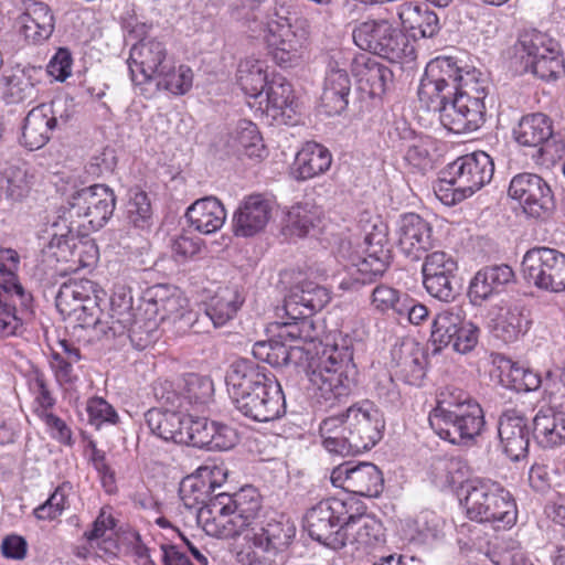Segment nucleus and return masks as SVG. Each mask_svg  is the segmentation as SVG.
<instances>
[{
    "label": "nucleus",
    "mask_w": 565,
    "mask_h": 565,
    "mask_svg": "<svg viewBox=\"0 0 565 565\" xmlns=\"http://www.w3.org/2000/svg\"><path fill=\"white\" fill-rule=\"evenodd\" d=\"M225 380L235 408L245 417L267 423L285 414L286 401L281 386L265 366L239 360L231 365Z\"/></svg>",
    "instance_id": "f257e3e1"
},
{
    "label": "nucleus",
    "mask_w": 565,
    "mask_h": 565,
    "mask_svg": "<svg viewBox=\"0 0 565 565\" xmlns=\"http://www.w3.org/2000/svg\"><path fill=\"white\" fill-rule=\"evenodd\" d=\"M385 422L369 401L355 403L344 413L323 419L319 430L331 454L358 455L374 447L383 436Z\"/></svg>",
    "instance_id": "f03ea898"
},
{
    "label": "nucleus",
    "mask_w": 565,
    "mask_h": 565,
    "mask_svg": "<svg viewBox=\"0 0 565 565\" xmlns=\"http://www.w3.org/2000/svg\"><path fill=\"white\" fill-rule=\"evenodd\" d=\"M262 509L260 494L252 487L235 493L220 492L199 509L198 520L206 534L218 539H233L255 526Z\"/></svg>",
    "instance_id": "7ed1b4c3"
},
{
    "label": "nucleus",
    "mask_w": 565,
    "mask_h": 565,
    "mask_svg": "<svg viewBox=\"0 0 565 565\" xmlns=\"http://www.w3.org/2000/svg\"><path fill=\"white\" fill-rule=\"evenodd\" d=\"M358 370L349 348L326 347L308 365V377L318 403L333 404L356 386Z\"/></svg>",
    "instance_id": "20e7f679"
},
{
    "label": "nucleus",
    "mask_w": 565,
    "mask_h": 565,
    "mask_svg": "<svg viewBox=\"0 0 565 565\" xmlns=\"http://www.w3.org/2000/svg\"><path fill=\"white\" fill-rule=\"evenodd\" d=\"M461 503L467 516L477 522L491 523L495 530L511 527L518 511L511 493L491 479L473 478L461 487Z\"/></svg>",
    "instance_id": "39448f33"
},
{
    "label": "nucleus",
    "mask_w": 565,
    "mask_h": 565,
    "mask_svg": "<svg viewBox=\"0 0 565 565\" xmlns=\"http://www.w3.org/2000/svg\"><path fill=\"white\" fill-rule=\"evenodd\" d=\"M363 253L351 250L348 255L342 254L348 263L340 289L358 291L362 286L375 282L386 271L392 258L386 226L374 225L373 231L365 235Z\"/></svg>",
    "instance_id": "423d86ee"
},
{
    "label": "nucleus",
    "mask_w": 565,
    "mask_h": 565,
    "mask_svg": "<svg viewBox=\"0 0 565 565\" xmlns=\"http://www.w3.org/2000/svg\"><path fill=\"white\" fill-rule=\"evenodd\" d=\"M103 290L89 279H73L64 282L55 297L58 312L73 323V330H88L89 340H96V326Z\"/></svg>",
    "instance_id": "0eeeda50"
},
{
    "label": "nucleus",
    "mask_w": 565,
    "mask_h": 565,
    "mask_svg": "<svg viewBox=\"0 0 565 565\" xmlns=\"http://www.w3.org/2000/svg\"><path fill=\"white\" fill-rule=\"evenodd\" d=\"M354 43L362 50L398 62L414 54L407 36L386 20L360 23L352 33Z\"/></svg>",
    "instance_id": "6e6552de"
},
{
    "label": "nucleus",
    "mask_w": 565,
    "mask_h": 565,
    "mask_svg": "<svg viewBox=\"0 0 565 565\" xmlns=\"http://www.w3.org/2000/svg\"><path fill=\"white\" fill-rule=\"evenodd\" d=\"M353 505V499L338 498L326 499L313 505L305 516V526L310 537L333 550L342 548V524Z\"/></svg>",
    "instance_id": "1a4fd4ad"
},
{
    "label": "nucleus",
    "mask_w": 565,
    "mask_h": 565,
    "mask_svg": "<svg viewBox=\"0 0 565 565\" xmlns=\"http://www.w3.org/2000/svg\"><path fill=\"white\" fill-rule=\"evenodd\" d=\"M116 204L114 191L104 184H94L72 193L67 200L66 217L86 224L90 230L102 228L111 217Z\"/></svg>",
    "instance_id": "9d476101"
},
{
    "label": "nucleus",
    "mask_w": 565,
    "mask_h": 565,
    "mask_svg": "<svg viewBox=\"0 0 565 565\" xmlns=\"http://www.w3.org/2000/svg\"><path fill=\"white\" fill-rule=\"evenodd\" d=\"M524 279L540 290L565 291V254L550 247H533L522 259Z\"/></svg>",
    "instance_id": "9b49d317"
},
{
    "label": "nucleus",
    "mask_w": 565,
    "mask_h": 565,
    "mask_svg": "<svg viewBox=\"0 0 565 565\" xmlns=\"http://www.w3.org/2000/svg\"><path fill=\"white\" fill-rule=\"evenodd\" d=\"M265 41L274 61L287 67L298 57L300 42L291 29L289 9L284 3L275 2L263 19Z\"/></svg>",
    "instance_id": "f8f14e48"
},
{
    "label": "nucleus",
    "mask_w": 565,
    "mask_h": 565,
    "mask_svg": "<svg viewBox=\"0 0 565 565\" xmlns=\"http://www.w3.org/2000/svg\"><path fill=\"white\" fill-rule=\"evenodd\" d=\"M466 411H446L429 414V424L444 440L454 445H468L480 436L484 425V414L480 404Z\"/></svg>",
    "instance_id": "ddd939ff"
},
{
    "label": "nucleus",
    "mask_w": 565,
    "mask_h": 565,
    "mask_svg": "<svg viewBox=\"0 0 565 565\" xmlns=\"http://www.w3.org/2000/svg\"><path fill=\"white\" fill-rule=\"evenodd\" d=\"M509 195L518 200L523 212L535 220L546 221L555 211V200L551 186L540 175L520 173L512 178Z\"/></svg>",
    "instance_id": "4468645a"
},
{
    "label": "nucleus",
    "mask_w": 565,
    "mask_h": 565,
    "mask_svg": "<svg viewBox=\"0 0 565 565\" xmlns=\"http://www.w3.org/2000/svg\"><path fill=\"white\" fill-rule=\"evenodd\" d=\"M493 172L492 158L484 151H476L457 158L446 167L443 174L470 198L491 181Z\"/></svg>",
    "instance_id": "2eb2a0df"
},
{
    "label": "nucleus",
    "mask_w": 565,
    "mask_h": 565,
    "mask_svg": "<svg viewBox=\"0 0 565 565\" xmlns=\"http://www.w3.org/2000/svg\"><path fill=\"white\" fill-rule=\"evenodd\" d=\"M173 58L166 44L154 38H143L129 52L128 65L135 85L149 83L168 70Z\"/></svg>",
    "instance_id": "dca6fc26"
},
{
    "label": "nucleus",
    "mask_w": 565,
    "mask_h": 565,
    "mask_svg": "<svg viewBox=\"0 0 565 565\" xmlns=\"http://www.w3.org/2000/svg\"><path fill=\"white\" fill-rule=\"evenodd\" d=\"M362 504L355 501L347 521L342 524L343 547L351 545L356 551L369 552L385 543V529L380 520L363 511Z\"/></svg>",
    "instance_id": "f3484780"
},
{
    "label": "nucleus",
    "mask_w": 565,
    "mask_h": 565,
    "mask_svg": "<svg viewBox=\"0 0 565 565\" xmlns=\"http://www.w3.org/2000/svg\"><path fill=\"white\" fill-rule=\"evenodd\" d=\"M457 269V262L445 252L437 250L425 255L422 273L427 292L441 301L454 300L456 290L452 280Z\"/></svg>",
    "instance_id": "a211bd4d"
},
{
    "label": "nucleus",
    "mask_w": 565,
    "mask_h": 565,
    "mask_svg": "<svg viewBox=\"0 0 565 565\" xmlns=\"http://www.w3.org/2000/svg\"><path fill=\"white\" fill-rule=\"evenodd\" d=\"M109 305L108 319L102 320L98 316L95 327L96 340L125 337L129 326L141 315L135 310L131 289L125 286H119L114 290Z\"/></svg>",
    "instance_id": "6ab92c4d"
},
{
    "label": "nucleus",
    "mask_w": 565,
    "mask_h": 565,
    "mask_svg": "<svg viewBox=\"0 0 565 565\" xmlns=\"http://www.w3.org/2000/svg\"><path fill=\"white\" fill-rule=\"evenodd\" d=\"M498 433L502 449L511 460L519 461L526 457L533 430L521 411H504L499 418Z\"/></svg>",
    "instance_id": "aec40b11"
},
{
    "label": "nucleus",
    "mask_w": 565,
    "mask_h": 565,
    "mask_svg": "<svg viewBox=\"0 0 565 565\" xmlns=\"http://www.w3.org/2000/svg\"><path fill=\"white\" fill-rule=\"evenodd\" d=\"M186 300L175 289L167 285H156L149 288L142 300L146 316H153L159 322H171L178 329L181 317L189 311Z\"/></svg>",
    "instance_id": "412c9836"
},
{
    "label": "nucleus",
    "mask_w": 565,
    "mask_h": 565,
    "mask_svg": "<svg viewBox=\"0 0 565 565\" xmlns=\"http://www.w3.org/2000/svg\"><path fill=\"white\" fill-rule=\"evenodd\" d=\"M43 70L32 65L15 66L2 76V99L8 105L32 104L39 99Z\"/></svg>",
    "instance_id": "4be33fe9"
},
{
    "label": "nucleus",
    "mask_w": 565,
    "mask_h": 565,
    "mask_svg": "<svg viewBox=\"0 0 565 565\" xmlns=\"http://www.w3.org/2000/svg\"><path fill=\"white\" fill-rule=\"evenodd\" d=\"M245 539L253 545L269 554L285 551L296 535V526L292 521L284 515L268 518L260 524L250 527Z\"/></svg>",
    "instance_id": "5701e85b"
},
{
    "label": "nucleus",
    "mask_w": 565,
    "mask_h": 565,
    "mask_svg": "<svg viewBox=\"0 0 565 565\" xmlns=\"http://www.w3.org/2000/svg\"><path fill=\"white\" fill-rule=\"evenodd\" d=\"M486 121V104L467 97L450 99L441 113V125L455 134H467L478 130Z\"/></svg>",
    "instance_id": "b1692460"
},
{
    "label": "nucleus",
    "mask_w": 565,
    "mask_h": 565,
    "mask_svg": "<svg viewBox=\"0 0 565 565\" xmlns=\"http://www.w3.org/2000/svg\"><path fill=\"white\" fill-rule=\"evenodd\" d=\"M397 235L401 252L413 262L422 259L433 247L431 226L418 214L402 215Z\"/></svg>",
    "instance_id": "393cba45"
},
{
    "label": "nucleus",
    "mask_w": 565,
    "mask_h": 565,
    "mask_svg": "<svg viewBox=\"0 0 565 565\" xmlns=\"http://www.w3.org/2000/svg\"><path fill=\"white\" fill-rule=\"evenodd\" d=\"M330 291L311 280L294 285L284 300V308L290 318L311 317L330 301Z\"/></svg>",
    "instance_id": "a878e982"
},
{
    "label": "nucleus",
    "mask_w": 565,
    "mask_h": 565,
    "mask_svg": "<svg viewBox=\"0 0 565 565\" xmlns=\"http://www.w3.org/2000/svg\"><path fill=\"white\" fill-rule=\"evenodd\" d=\"M351 71L361 90L371 97L384 95L393 82V72L376 57L360 54L354 57Z\"/></svg>",
    "instance_id": "bb28decb"
},
{
    "label": "nucleus",
    "mask_w": 565,
    "mask_h": 565,
    "mask_svg": "<svg viewBox=\"0 0 565 565\" xmlns=\"http://www.w3.org/2000/svg\"><path fill=\"white\" fill-rule=\"evenodd\" d=\"M56 129L53 105L42 103L33 107L25 116L22 125L20 143L33 151L44 147Z\"/></svg>",
    "instance_id": "cd10ccee"
},
{
    "label": "nucleus",
    "mask_w": 565,
    "mask_h": 565,
    "mask_svg": "<svg viewBox=\"0 0 565 565\" xmlns=\"http://www.w3.org/2000/svg\"><path fill=\"white\" fill-rule=\"evenodd\" d=\"M271 216L268 200L260 194L247 196L233 216V232L239 237H252L262 232Z\"/></svg>",
    "instance_id": "c85d7f7f"
},
{
    "label": "nucleus",
    "mask_w": 565,
    "mask_h": 565,
    "mask_svg": "<svg viewBox=\"0 0 565 565\" xmlns=\"http://www.w3.org/2000/svg\"><path fill=\"white\" fill-rule=\"evenodd\" d=\"M351 81L345 68L338 63H330L324 78L323 92L320 97V106L328 116L343 113L349 104Z\"/></svg>",
    "instance_id": "c756f323"
},
{
    "label": "nucleus",
    "mask_w": 565,
    "mask_h": 565,
    "mask_svg": "<svg viewBox=\"0 0 565 565\" xmlns=\"http://www.w3.org/2000/svg\"><path fill=\"white\" fill-rule=\"evenodd\" d=\"M553 120L543 113L522 116L513 130L516 142L525 147H541L540 151H548L550 139L553 138Z\"/></svg>",
    "instance_id": "7c9ffc66"
},
{
    "label": "nucleus",
    "mask_w": 565,
    "mask_h": 565,
    "mask_svg": "<svg viewBox=\"0 0 565 565\" xmlns=\"http://www.w3.org/2000/svg\"><path fill=\"white\" fill-rule=\"evenodd\" d=\"M514 280V271L505 264L480 269L469 286V297L473 303H480L493 294L501 292Z\"/></svg>",
    "instance_id": "2f4dec72"
},
{
    "label": "nucleus",
    "mask_w": 565,
    "mask_h": 565,
    "mask_svg": "<svg viewBox=\"0 0 565 565\" xmlns=\"http://www.w3.org/2000/svg\"><path fill=\"white\" fill-rule=\"evenodd\" d=\"M185 216L195 231L202 234H212L224 225L226 211L218 199L205 196L191 204Z\"/></svg>",
    "instance_id": "473e14b6"
},
{
    "label": "nucleus",
    "mask_w": 565,
    "mask_h": 565,
    "mask_svg": "<svg viewBox=\"0 0 565 565\" xmlns=\"http://www.w3.org/2000/svg\"><path fill=\"white\" fill-rule=\"evenodd\" d=\"M21 19L23 34L33 44H40L49 40L55 29L54 14L44 2H29Z\"/></svg>",
    "instance_id": "72a5a7b5"
},
{
    "label": "nucleus",
    "mask_w": 565,
    "mask_h": 565,
    "mask_svg": "<svg viewBox=\"0 0 565 565\" xmlns=\"http://www.w3.org/2000/svg\"><path fill=\"white\" fill-rule=\"evenodd\" d=\"M533 437L543 448L565 443V413L554 407L541 408L533 418Z\"/></svg>",
    "instance_id": "f704fd0d"
},
{
    "label": "nucleus",
    "mask_w": 565,
    "mask_h": 565,
    "mask_svg": "<svg viewBox=\"0 0 565 565\" xmlns=\"http://www.w3.org/2000/svg\"><path fill=\"white\" fill-rule=\"evenodd\" d=\"M466 312L461 306H451L440 310L431 321L429 345L433 353L437 354L449 347L454 341L456 331L460 330L466 319Z\"/></svg>",
    "instance_id": "c9c22d12"
},
{
    "label": "nucleus",
    "mask_w": 565,
    "mask_h": 565,
    "mask_svg": "<svg viewBox=\"0 0 565 565\" xmlns=\"http://www.w3.org/2000/svg\"><path fill=\"white\" fill-rule=\"evenodd\" d=\"M397 14L403 28L411 31L414 38H433L440 29L437 14L426 6L404 2Z\"/></svg>",
    "instance_id": "e433bc0d"
},
{
    "label": "nucleus",
    "mask_w": 565,
    "mask_h": 565,
    "mask_svg": "<svg viewBox=\"0 0 565 565\" xmlns=\"http://www.w3.org/2000/svg\"><path fill=\"white\" fill-rule=\"evenodd\" d=\"M43 252L56 260H67L68 256H77L85 266L97 259V246L94 243L77 241L70 234H53Z\"/></svg>",
    "instance_id": "4c0bfd02"
},
{
    "label": "nucleus",
    "mask_w": 565,
    "mask_h": 565,
    "mask_svg": "<svg viewBox=\"0 0 565 565\" xmlns=\"http://www.w3.org/2000/svg\"><path fill=\"white\" fill-rule=\"evenodd\" d=\"M185 414L179 411L151 408L145 414V422L150 431L166 441L181 444L184 440Z\"/></svg>",
    "instance_id": "58836bf2"
},
{
    "label": "nucleus",
    "mask_w": 565,
    "mask_h": 565,
    "mask_svg": "<svg viewBox=\"0 0 565 565\" xmlns=\"http://www.w3.org/2000/svg\"><path fill=\"white\" fill-rule=\"evenodd\" d=\"M245 297L237 287H225L220 289L213 297L204 302V309L214 322V329L225 326L232 320L242 305Z\"/></svg>",
    "instance_id": "ea45409f"
},
{
    "label": "nucleus",
    "mask_w": 565,
    "mask_h": 565,
    "mask_svg": "<svg viewBox=\"0 0 565 565\" xmlns=\"http://www.w3.org/2000/svg\"><path fill=\"white\" fill-rule=\"evenodd\" d=\"M332 156L328 148L317 142H307L297 153L295 166L297 179L308 180L329 170Z\"/></svg>",
    "instance_id": "a19ab883"
},
{
    "label": "nucleus",
    "mask_w": 565,
    "mask_h": 565,
    "mask_svg": "<svg viewBox=\"0 0 565 565\" xmlns=\"http://www.w3.org/2000/svg\"><path fill=\"white\" fill-rule=\"evenodd\" d=\"M552 50L561 51L559 44L546 34L539 31H530L520 34L516 43L513 46L514 56L520 58L523 67L525 64H532L533 60L544 58L545 55H551Z\"/></svg>",
    "instance_id": "79ce46f5"
},
{
    "label": "nucleus",
    "mask_w": 565,
    "mask_h": 565,
    "mask_svg": "<svg viewBox=\"0 0 565 565\" xmlns=\"http://www.w3.org/2000/svg\"><path fill=\"white\" fill-rule=\"evenodd\" d=\"M348 492L369 498L379 497L384 489V479L381 470L371 462H360L353 466L349 475Z\"/></svg>",
    "instance_id": "37998d69"
},
{
    "label": "nucleus",
    "mask_w": 565,
    "mask_h": 565,
    "mask_svg": "<svg viewBox=\"0 0 565 565\" xmlns=\"http://www.w3.org/2000/svg\"><path fill=\"white\" fill-rule=\"evenodd\" d=\"M237 82L246 95L260 96L269 82L266 62L255 57H246L241 61L237 68Z\"/></svg>",
    "instance_id": "c03bdc74"
},
{
    "label": "nucleus",
    "mask_w": 565,
    "mask_h": 565,
    "mask_svg": "<svg viewBox=\"0 0 565 565\" xmlns=\"http://www.w3.org/2000/svg\"><path fill=\"white\" fill-rule=\"evenodd\" d=\"M468 470V463L461 457L435 456L430 462L433 480L440 487L462 486Z\"/></svg>",
    "instance_id": "a18cd8bd"
},
{
    "label": "nucleus",
    "mask_w": 565,
    "mask_h": 565,
    "mask_svg": "<svg viewBox=\"0 0 565 565\" xmlns=\"http://www.w3.org/2000/svg\"><path fill=\"white\" fill-rule=\"evenodd\" d=\"M499 369L501 370V382L509 388L516 392H531L541 386V376L511 359L501 358Z\"/></svg>",
    "instance_id": "49530a36"
},
{
    "label": "nucleus",
    "mask_w": 565,
    "mask_h": 565,
    "mask_svg": "<svg viewBox=\"0 0 565 565\" xmlns=\"http://www.w3.org/2000/svg\"><path fill=\"white\" fill-rule=\"evenodd\" d=\"M529 326L530 319L526 309L522 306H513L497 319L493 330L497 338L504 342H512L524 334Z\"/></svg>",
    "instance_id": "de8ad7c7"
},
{
    "label": "nucleus",
    "mask_w": 565,
    "mask_h": 565,
    "mask_svg": "<svg viewBox=\"0 0 565 565\" xmlns=\"http://www.w3.org/2000/svg\"><path fill=\"white\" fill-rule=\"evenodd\" d=\"M319 215L308 204L292 206L284 221L282 233L288 237H305L319 222Z\"/></svg>",
    "instance_id": "09e8293b"
},
{
    "label": "nucleus",
    "mask_w": 565,
    "mask_h": 565,
    "mask_svg": "<svg viewBox=\"0 0 565 565\" xmlns=\"http://www.w3.org/2000/svg\"><path fill=\"white\" fill-rule=\"evenodd\" d=\"M185 406L200 409L213 401V381L203 375L189 374L182 388Z\"/></svg>",
    "instance_id": "8fccbe9b"
},
{
    "label": "nucleus",
    "mask_w": 565,
    "mask_h": 565,
    "mask_svg": "<svg viewBox=\"0 0 565 565\" xmlns=\"http://www.w3.org/2000/svg\"><path fill=\"white\" fill-rule=\"evenodd\" d=\"M461 73L462 68L452 57H437L427 64L424 74L434 83L443 88L451 89V93L455 94Z\"/></svg>",
    "instance_id": "3c124183"
},
{
    "label": "nucleus",
    "mask_w": 565,
    "mask_h": 565,
    "mask_svg": "<svg viewBox=\"0 0 565 565\" xmlns=\"http://www.w3.org/2000/svg\"><path fill=\"white\" fill-rule=\"evenodd\" d=\"M233 146L249 158H262L265 151L257 126L249 120H239L233 136Z\"/></svg>",
    "instance_id": "603ef678"
},
{
    "label": "nucleus",
    "mask_w": 565,
    "mask_h": 565,
    "mask_svg": "<svg viewBox=\"0 0 565 565\" xmlns=\"http://www.w3.org/2000/svg\"><path fill=\"white\" fill-rule=\"evenodd\" d=\"M397 367V374L405 383L419 386L426 374L424 353L417 348L401 350Z\"/></svg>",
    "instance_id": "864d4df0"
},
{
    "label": "nucleus",
    "mask_w": 565,
    "mask_h": 565,
    "mask_svg": "<svg viewBox=\"0 0 565 565\" xmlns=\"http://www.w3.org/2000/svg\"><path fill=\"white\" fill-rule=\"evenodd\" d=\"M452 97L454 93H451V89L443 88L424 74L418 87V98L427 110L438 113L441 120V113L449 105Z\"/></svg>",
    "instance_id": "5fc2aeb1"
},
{
    "label": "nucleus",
    "mask_w": 565,
    "mask_h": 565,
    "mask_svg": "<svg viewBox=\"0 0 565 565\" xmlns=\"http://www.w3.org/2000/svg\"><path fill=\"white\" fill-rule=\"evenodd\" d=\"M214 482H206L196 477H186L182 480L179 494L186 508H194L199 504L205 507L210 498L214 497Z\"/></svg>",
    "instance_id": "6e6d98bb"
},
{
    "label": "nucleus",
    "mask_w": 565,
    "mask_h": 565,
    "mask_svg": "<svg viewBox=\"0 0 565 565\" xmlns=\"http://www.w3.org/2000/svg\"><path fill=\"white\" fill-rule=\"evenodd\" d=\"M184 440L181 444L198 448H206L215 433V422H210L206 417H193L185 414L184 420Z\"/></svg>",
    "instance_id": "4d7b16f0"
},
{
    "label": "nucleus",
    "mask_w": 565,
    "mask_h": 565,
    "mask_svg": "<svg viewBox=\"0 0 565 565\" xmlns=\"http://www.w3.org/2000/svg\"><path fill=\"white\" fill-rule=\"evenodd\" d=\"M157 78L159 79L158 88H164L174 95H183L192 87L193 73L185 65H180L177 68L172 60L168 70H163Z\"/></svg>",
    "instance_id": "13d9d810"
},
{
    "label": "nucleus",
    "mask_w": 565,
    "mask_h": 565,
    "mask_svg": "<svg viewBox=\"0 0 565 565\" xmlns=\"http://www.w3.org/2000/svg\"><path fill=\"white\" fill-rule=\"evenodd\" d=\"M267 105L285 114L294 111L295 94L292 85L282 76H274L265 87Z\"/></svg>",
    "instance_id": "bf43d9fd"
},
{
    "label": "nucleus",
    "mask_w": 565,
    "mask_h": 565,
    "mask_svg": "<svg viewBox=\"0 0 565 565\" xmlns=\"http://www.w3.org/2000/svg\"><path fill=\"white\" fill-rule=\"evenodd\" d=\"M159 321L153 316L137 317L135 321L127 329V337L131 344L138 349L143 350L158 339Z\"/></svg>",
    "instance_id": "052dcab7"
},
{
    "label": "nucleus",
    "mask_w": 565,
    "mask_h": 565,
    "mask_svg": "<svg viewBox=\"0 0 565 565\" xmlns=\"http://www.w3.org/2000/svg\"><path fill=\"white\" fill-rule=\"evenodd\" d=\"M72 491L70 482H63L47 500L34 509L33 514L38 520L53 521L68 508V495Z\"/></svg>",
    "instance_id": "680f3d73"
},
{
    "label": "nucleus",
    "mask_w": 565,
    "mask_h": 565,
    "mask_svg": "<svg viewBox=\"0 0 565 565\" xmlns=\"http://www.w3.org/2000/svg\"><path fill=\"white\" fill-rule=\"evenodd\" d=\"M152 215V206L148 194L143 191L135 192L127 205L128 223L141 231L149 230L153 223Z\"/></svg>",
    "instance_id": "e2e57ef3"
},
{
    "label": "nucleus",
    "mask_w": 565,
    "mask_h": 565,
    "mask_svg": "<svg viewBox=\"0 0 565 565\" xmlns=\"http://www.w3.org/2000/svg\"><path fill=\"white\" fill-rule=\"evenodd\" d=\"M479 404L469 393L462 388L448 385L440 390L437 395V406L430 413L446 411H466L467 407Z\"/></svg>",
    "instance_id": "0e129e2a"
},
{
    "label": "nucleus",
    "mask_w": 565,
    "mask_h": 565,
    "mask_svg": "<svg viewBox=\"0 0 565 565\" xmlns=\"http://www.w3.org/2000/svg\"><path fill=\"white\" fill-rule=\"evenodd\" d=\"M564 57L561 51L552 50L551 55L541 60H533L532 64H525L524 71H531L535 76L544 81L557 79L565 73Z\"/></svg>",
    "instance_id": "69168bd1"
},
{
    "label": "nucleus",
    "mask_w": 565,
    "mask_h": 565,
    "mask_svg": "<svg viewBox=\"0 0 565 565\" xmlns=\"http://www.w3.org/2000/svg\"><path fill=\"white\" fill-rule=\"evenodd\" d=\"M373 307L380 312L393 311L396 316L404 303V295L401 291L387 286H376L371 295Z\"/></svg>",
    "instance_id": "338daca9"
},
{
    "label": "nucleus",
    "mask_w": 565,
    "mask_h": 565,
    "mask_svg": "<svg viewBox=\"0 0 565 565\" xmlns=\"http://www.w3.org/2000/svg\"><path fill=\"white\" fill-rule=\"evenodd\" d=\"M487 555L494 565H533L522 548L513 543L497 545Z\"/></svg>",
    "instance_id": "774afa93"
}]
</instances>
